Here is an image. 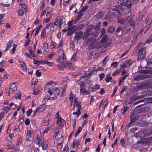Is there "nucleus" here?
I'll return each mask as SVG.
<instances>
[{
    "mask_svg": "<svg viewBox=\"0 0 152 152\" xmlns=\"http://www.w3.org/2000/svg\"><path fill=\"white\" fill-rule=\"evenodd\" d=\"M62 47L63 42L61 41L58 43V54L59 56L57 60V62L58 64L57 66L59 68H62L66 66V56L62 49Z\"/></svg>",
    "mask_w": 152,
    "mask_h": 152,
    "instance_id": "nucleus-1",
    "label": "nucleus"
},
{
    "mask_svg": "<svg viewBox=\"0 0 152 152\" xmlns=\"http://www.w3.org/2000/svg\"><path fill=\"white\" fill-rule=\"evenodd\" d=\"M3 90H5L6 94L7 96H9L11 94H13V92L17 90V85L15 83H11L10 85V87L7 90L5 87H3Z\"/></svg>",
    "mask_w": 152,
    "mask_h": 152,
    "instance_id": "nucleus-2",
    "label": "nucleus"
},
{
    "mask_svg": "<svg viewBox=\"0 0 152 152\" xmlns=\"http://www.w3.org/2000/svg\"><path fill=\"white\" fill-rule=\"evenodd\" d=\"M1 104L3 108H2L1 113V118H3L10 109L9 107L8 102H7L6 101L4 103L2 102Z\"/></svg>",
    "mask_w": 152,
    "mask_h": 152,
    "instance_id": "nucleus-3",
    "label": "nucleus"
},
{
    "mask_svg": "<svg viewBox=\"0 0 152 152\" xmlns=\"http://www.w3.org/2000/svg\"><path fill=\"white\" fill-rule=\"evenodd\" d=\"M121 5L118 6V8H120L121 10L124 11V9L126 7L127 9L126 10V12H124V13L126 15H129L130 13V12L128 9L130 8L131 6V4L130 3H129L128 4L126 2H123L120 4Z\"/></svg>",
    "mask_w": 152,
    "mask_h": 152,
    "instance_id": "nucleus-4",
    "label": "nucleus"
},
{
    "mask_svg": "<svg viewBox=\"0 0 152 152\" xmlns=\"http://www.w3.org/2000/svg\"><path fill=\"white\" fill-rule=\"evenodd\" d=\"M53 83V82L52 81L49 82L45 86L44 91L46 92H48L50 95L52 94V91L53 89L52 85Z\"/></svg>",
    "mask_w": 152,
    "mask_h": 152,
    "instance_id": "nucleus-5",
    "label": "nucleus"
},
{
    "mask_svg": "<svg viewBox=\"0 0 152 152\" xmlns=\"http://www.w3.org/2000/svg\"><path fill=\"white\" fill-rule=\"evenodd\" d=\"M145 48H143L139 50L138 53V59L139 61H141L145 57Z\"/></svg>",
    "mask_w": 152,
    "mask_h": 152,
    "instance_id": "nucleus-6",
    "label": "nucleus"
},
{
    "mask_svg": "<svg viewBox=\"0 0 152 152\" xmlns=\"http://www.w3.org/2000/svg\"><path fill=\"white\" fill-rule=\"evenodd\" d=\"M69 99L70 102V105L71 106L72 105L73 102H74V105L73 106H75V104H76L77 102H80L79 101H77V98L75 97V95L72 92L71 93Z\"/></svg>",
    "mask_w": 152,
    "mask_h": 152,
    "instance_id": "nucleus-7",
    "label": "nucleus"
},
{
    "mask_svg": "<svg viewBox=\"0 0 152 152\" xmlns=\"http://www.w3.org/2000/svg\"><path fill=\"white\" fill-rule=\"evenodd\" d=\"M46 31L45 29H43L42 31L41 34V37L42 39H44L45 38V36L46 35V41H49L50 39V36L48 33H47L46 34Z\"/></svg>",
    "mask_w": 152,
    "mask_h": 152,
    "instance_id": "nucleus-8",
    "label": "nucleus"
},
{
    "mask_svg": "<svg viewBox=\"0 0 152 152\" xmlns=\"http://www.w3.org/2000/svg\"><path fill=\"white\" fill-rule=\"evenodd\" d=\"M72 21H71L68 23V28L69 31L67 33V35L70 36L71 34L74 32L75 30V26L73 25L72 23Z\"/></svg>",
    "mask_w": 152,
    "mask_h": 152,
    "instance_id": "nucleus-9",
    "label": "nucleus"
},
{
    "mask_svg": "<svg viewBox=\"0 0 152 152\" xmlns=\"http://www.w3.org/2000/svg\"><path fill=\"white\" fill-rule=\"evenodd\" d=\"M98 66L96 65L91 67L89 70V72H87L85 76L87 77L91 75V74H94L97 71Z\"/></svg>",
    "mask_w": 152,
    "mask_h": 152,
    "instance_id": "nucleus-10",
    "label": "nucleus"
},
{
    "mask_svg": "<svg viewBox=\"0 0 152 152\" xmlns=\"http://www.w3.org/2000/svg\"><path fill=\"white\" fill-rule=\"evenodd\" d=\"M52 94L55 95L54 97H51L50 98V99L51 100H53L56 99L57 98V96L60 93V89L58 88H55L52 91Z\"/></svg>",
    "mask_w": 152,
    "mask_h": 152,
    "instance_id": "nucleus-11",
    "label": "nucleus"
},
{
    "mask_svg": "<svg viewBox=\"0 0 152 152\" xmlns=\"http://www.w3.org/2000/svg\"><path fill=\"white\" fill-rule=\"evenodd\" d=\"M64 141V139L62 136L61 135V137L58 138V142L57 145V149L58 151H61L63 147V143Z\"/></svg>",
    "mask_w": 152,
    "mask_h": 152,
    "instance_id": "nucleus-12",
    "label": "nucleus"
},
{
    "mask_svg": "<svg viewBox=\"0 0 152 152\" xmlns=\"http://www.w3.org/2000/svg\"><path fill=\"white\" fill-rule=\"evenodd\" d=\"M56 121L58 124H60L61 123L63 124H64L65 121L61 118V116L59 115V113L57 112L56 115Z\"/></svg>",
    "mask_w": 152,
    "mask_h": 152,
    "instance_id": "nucleus-13",
    "label": "nucleus"
},
{
    "mask_svg": "<svg viewBox=\"0 0 152 152\" xmlns=\"http://www.w3.org/2000/svg\"><path fill=\"white\" fill-rule=\"evenodd\" d=\"M75 107L78 108L76 112H74L73 113V115H76L78 117L81 113L80 110L81 109V107L80 105V102H78L75 105Z\"/></svg>",
    "mask_w": 152,
    "mask_h": 152,
    "instance_id": "nucleus-14",
    "label": "nucleus"
},
{
    "mask_svg": "<svg viewBox=\"0 0 152 152\" xmlns=\"http://www.w3.org/2000/svg\"><path fill=\"white\" fill-rule=\"evenodd\" d=\"M83 32L81 31H79L75 33V39L77 41H78L83 38Z\"/></svg>",
    "mask_w": 152,
    "mask_h": 152,
    "instance_id": "nucleus-15",
    "label": "nucleus"
},
{
    "mask_svg": "<svg viewBox=\"0 0 152 152\" xmlns=\"http://www.w3.org/2000/svg\"><path fill=\"white\" fill-rule=\"evenodd\" d=\"M63 19L62 18L59 16H58L55 20L54 22H56V24H58V27L59 28L61 27L63 23Z\"/></svg>",
    "mask_w": 152,
    "mask_h": 152,
    "instance_id": "nucleus-16",
    "label": "nucleus"
},
{
    "mask_svg": "<svg viewBox=\"0 0 152 152\" xmlns=\"http://www.w3.org/2000/svg\"><path fill=\"white\" fill-rule=\"evenodd\" d=\"M48 44L46 42H45L43 44V46L42 48L43 50V53L46 54L48 53Z\"/></svg>",
    "mask_w": 152,
    "mask_h": 152,
    "instance_id": "nucleus-17",
    "label": "nucleus"
},
{
    "mask_svg": "<svg viewBox=\"0 0 152 152\" xmlns=\"http://www.w3.org/2000/svg\"><path fill=\"white\" fill-rule=\"evenodd\" d=\"M80 91L82 94L88 95L89 94V91H87L86 89H85L84 85H83L81 86Z\"/></svg>",
    "mask_w": 152,
    "mask_h": 152,
    "instance_id": "nucleus-18",
    "label": "nucleus"
},
{
    "mask_svg": "<svg viewBox=\"0 0 152 152\" xmlns=\"http://www.w3.org/2000/svg\"><path fill=\"white\" fill-rule=\"evenodd\" d=\"M42 90V88L41 86H38L37 87H35L33 90V94L34 95L37 94Z\"/></svg>",
    "mask_w": 152,
    "mask_h": 152,
    "instance_id": "nucleus-19",
    "label": "nucleus"
},
{
    "mask_svg": "<svg viewBox=\"0 0 152 152\" xmlns=\"http://www.w3.org/2000/svg\"><path fill=\"white\" fill-rule=\"evenodd\" d=\"M51 26L50 28V30L51 31H56L58 28L57 24H56V22H54L52 23H51Z\"/></svg>",
    "mask_w": 152,
    "mask_h": 152,
    "instance_id": "nucleus-20",
    "label": "nucleus"
},
{
    "mask_svg": "<svg viewBox=\"0 0 152 152\" xmlns=\"http://www.w3.org/2000/svg\"><path fill=\"white\" fill-rule=\"evenodd\" d=\"M33 142L31 140L29 139V138H26V139L25 141L24 142V145L26 146H30L32 143Z\"/></svg>",
    "mask_w": 152,
    "mask_h": 152,
    "instance_id": "nucleus-21",
    "label": "nucleus"
},
{
    "mask_svg": "<svg viewBox=\"0 0 152 152\" xmlns=\"http://www.w3.org/2000/svg\"><path fill=\"white\" fill-rule=\"evenodd\" d=\"M20 63V67L22 68L23 71L24 72H26L27 70V66L24 62L21 61Z\"/></svg>",
    "mask_w": 152,
    "mask_h": 152,
    "instance_id": "nucleus-22",
    "label": "nucleus"
},
{
    "mask_svg": "<svg viewBox=\"0 0 152 152\" xmlns=\"http://www.w3.org/2000/svg\"><path fill=\"white\" fill-rule=\"evenodd\" d=\"M65 65H66V66L64 67V68L66 67H68L71 70H73L74 69V66L72 65V63L70 62L67 61L66 62V61ZM63 68H62V69ZM61 69H62V68Z\"/></svg>",
    "mask_w": 152,
    "mask_h": 152,
    "instance_id": "nucleus-23",
    "label": "nucleus"
},
{
    "mask_svg": "<svg viewBox=\"0 0 152 152\" xmlns=\"http://www.w3.org/2000/svg\"><path fill=\"white\" fill-rule=\"evenodd\" d=\"M47 108L46 105L45 104H43L40 105L37 108L40 112H42Z\"/></svg>",
    "mask_w": 152,
    "mask_h": 152,
    "instance_id": "nucleus-24",
    "label": "nucleus"
},
{
    "mask_svg": "<svg viewBox=\"0 0 152 152\" xmlns=\"http://www.w3.org/2000/svg\"><path fill=\"white\" fill-rule=\"evenodd\" d=\"M36 139L37 141V143H38L39 146L40 145V144L42 143V136L40 133L39 134L36 138Z\"/></svg>",
    "mask_w": 152,
    "mask_h": 152,
    "instance_id": "nucleus-25",
    "label": "nucleus"
},
{
    "mask_svg": "<svg viewBox=\"0 0 152 152\" xmlns=\"http://www.w3.org/2000/svg\"><path fill=\"white\" fill-rule=\"evenodd\" d=\"M142 129L140 132L136 133L134 136L136 137H144V134L142 133Z\"/></svg>",
    "mask_w": 152,
    "mask_h": 152,
    "instance_id": "nucleus-26",
    "label": "nucleus"
},
{
    "mask_svg": "<svg viewBox=\"0 0 152 152\" xmlns=\"http://www.w3.org/2000/svg\"><path fill=\"white\" fill-rule=\"evenodd\" d=\"M80 141L79 140H74L73 142V144L72 145V147L73 148L75 147L77 148L80 145Z\"/></svg>",
    "mask_w": 152,
    "mask_h": 152,
    "instance_id": "nucleus-27",
    "label": "nucleus"
},
{
    "mask_svg": "<svg viewBox=\"0 0 152 152\" xmlns=\"http://www.w3.org/2000/svg\"><path fill=\"white\" fill-rule=\"evenodd\" d=\"M142 131L143 134H144V137L145 136H149L151 134V131L148 129H142Z\"/></svg>",
    "mask_w": 152,
    "mask_h": 152,
    "instance_id": "nucleus-28",
    "label": "nucleus"
},
{
    "mask_svg": "<svg viewBox=\"0 0 152 152\" xmlns=\"http://www.w3.org/2000/svg\"><path fill=\"white\" fill-rule=\"evenodd\" d=\"M99 89V86L98 85H96L93 86L91 88V91L92 92H94L96 90H98Z\"/></svg>",
    "mask_w": 152,
    "mask_h": 152,
    "instance_id": "nucleus-29",
    "label": "nucleus"
},
{
    "mask_svg": "<svg viewBox=\"0 0 152 152\" xmlns=\"http://www.w3.org/2000/svg\"><path fill=\"white\" fill-rule=\"evenodd\" d=\"M8 74L6 73L2 74L1 75V78L5 80L8 78Z\"/></svg>",
    "mask_w": 152,
    "mask_h": 152,
    "instance_id": "nucleus-30",
    "label": "nucleus"
},
{
    "mask_svg": "<svg viewBox=\"0 0 152 152\" xmlns=\"http://www.w3.org/2000/svg\"><path fill=\"white\" fill-rule=\"evenodd\" d=\"M43 64H46L48 66H52L53 65V62H49L46 60L44 61Z\"/></svg>",
    "mask_w": 152,
    "mask_h": 152,
    "instance_id": "nucleus-31",
    "label": "nucleus"
},
{
    "mask_svg": "<svg viewBox=\"0 0 152 152\" xmlns=\"http://www.w3.org/2000/svg\"><path fill=\"white\" fill-rule=\"evenodd\" d=\"M59 132V129L58 128H57L55 129V133L53 136V138H54L55 139L56 138V137L57 136Z\"/></svg>",
    "mask_w": 152,
    "mask_h": 152,
    "instance_id": "nucleus-32",
    "label": "nucleus"
},
{
    "mask_svg": "<svg viewBox=\"0 0 152 152\" xmlns=\"http://www.w3.org/2000/svg\"><path fill=\"white\" fill-rule=\"evenodd\" d=\"M33 63L34 64L40 65V64L44 63V61H39L34 59Z\"/></svg>",
    "mask_w": 152,
    "mask_h": 152,
    "instance_id": "nucleus-33",
    "label": "nucleus"
},
{
    "mask_svg": "<svg viewBox=\"0 0 152 152\" xmlns=\"http://www.w3.org/2000/svg\"><path fill=\"white\" fill-rule=\"evenodd\" d=\"M115 30V28L113 26H110L108 28V31L110 33H113Z\"/></svg>",
    "mask_w": 152,
    "mask_h": 152,
    "instance_id": "nucleus-34",
    "label": "nucleus"
},
{
    "mask_svg": "<svg viewBox=\"0 0 152 152\" xmlns=\"http://www.w3.org/2000/svg\"><path fill=\"white\" fill-rule=\"evenodd\" d=\"M12 43V41L10 40L9 42H8L6 46V49L7 50L9 49L11 47V45Z\"/></svg>",
    "mask_w": 152,
    "mask_h": 152,
    "instance_id": "nucleus-35",
    "label": "nucleus"
},
{
    "mask_svg": "<svg viewBox=\"0 0 152 152\" xmlns=\"http://www.w3.org/2000/svg\"><path fill=\"white\" fill-rule=\"evenodd\" d=\"M52 9L50 8L47 12V13L46 14V16L47 17L51 18L52 17V15L51 13L52 12Z\"/></svg>",
    "mask_w": 152,
    "mask_h": 152,
    "instance_id": "nucleus-36",
    "label": "nucleus"
},
{
    "mask_svg": "<svg viewBox=\"0 0 152 152\" xmlns=\"http://www.w3.org/2000/svg\"><path fill=\"white\" fill-rule=\"evenodd\" d=\"M19 6H21V7H20L21 8L24 10H25V11L26 10V9L27 8V6L26 5H25L24 4H23H23H22V3L20 4H19Z\"/></svg>",
    "mask_w": 152,
    "mask_h": 152,
    "instance_id": "nucleus-37",
    "label": "nucleus"
},
{
    "mask_svg": "<svg viewBox=\"0 0 152 152\" xmlns=\"http://www.w3.org/2000/svg\"><path fill=\"white\" fill-rule=\"evenodd\" d=\"M38 82V80L36 78H33L32 80V86H35L37 83Z\"/></svg>",
    "mask_w": 152,
    "mask_h": 152,
    "instance_id": "nucleus-38",
    "label": "nucleus"
},
{
    "mask_svg": "<svg viewBox=\"0 0 152 152\" xmlns=\"http://www.w3.org/2000/svg\"><path fill=\"white\" fill-rule=\"evenodd\" d=\"M17 45L15 44H13L12 45V48L11 50V53L12 54H13L15 53Z\"/></svg>",
    "mask_w": 152,
    "mask_h": 152,
    "instance_id": "nucleus-39",
    "label": "nucleus"
},
{
    "mask_svg": "<svg viewBox=\"0 0 152 152\" xmlns=\"http://www.w3.org/2000/svg\"><path fill=\"white\" fill-rule=\"evenodd\" d=\"M77 54H74L71 59V61L74 62L77 61Z\"/></svg>",
    "mask_w": 152,
    "mask_h": 152,
    "instance_id": "nucleus-40",
    "label": "nucleus"
},
{
    "mask_svg": "<svg viewBox=\"0 0 152 152\" xmlns=\"http://www.w3.org/2000/svg\"><path fill=\"white\" fill-rule=\"evenodd\" d=\"M24 12L21 9H20L18 12V14L20 16H22L24 14Z\"/></svg>",
    "mask_w": 152,
    "mask_h": 152,
    "instance_id": "nucleus-41",
    "label": "nucleus"
},
{
    "mask_svg": "<svg viewBox=\"0 0 152 152\" xmlns=\"http://www.w3.org/2000/svg\"><path fill=\"white\" fill-rule=\"evenodd\" d=\"M69 148L67 144H66L62 152H69Z\"/></svg>",
    "mask_w": 152,
    "mask_h": 152,
    "instance_id": "nucleus-42",
    "label": "nucleus"
},
{
    "mask_svg": "<svg viewBox=\"0 0 152 152\" xmlns=\"http://www.w3.org/2000/svg\"><path fill=\"white\" fill-rule=\"evenodd\" d=\"M42 27V26L41 25H39L37 27L36 30V33L35 35H37L38 33L39 32V31L40 28Z\"/></svg>",
    "mask_w": 152,
    "mask_h": 152,
    "instance_id": "nucleus-43",
    "label": "nucleus"
},
{
    "mask_svg": "<svg viewBox=\"0 0 152 152\" xmlns=\"http://www.w3.org/2000/svg\"><path fill=\"white\" fill-rule=\"evenodd\" d=\"M40 145H41L43 150L46 149L47 147V144H42V143H40V145Z\"/></svg>",
    "mask_w": 152,
    "mask_h": 152,
    "instance_id": "nucleus-44",
    "label": "nucleus"
},
{
    "mask_svg": "<svg viewBox=\"0 0 152 152\" xmlns=\"http://www.w3.org/2000/svg\"><path fill=\"white\" fill-rule=\"evenodd\" d=\"M56 45L57 43L53 41L51 42L50 46L51 49L54 48Z\"/></svg>",
    "mask_w": 152,
    "mask_h": 152,
    "instance_id": "nucleus-45",
    "label": "nucleus"
},
{
    "mask_svg": "<svg viewBox=\"0 0 152 152\" xmlns=\"http://www.w3.org/2000/svg\"><path fill=\"white\" fill-rule=\"evenodd\" d=\"M82 130V128L81 127H79L76 132L75 134V137H77L78 134H79Z\"/></svg>",
    "mask_w": 152,
    "mask_h": 152,
    "instance_id": "nucleus-46",
    "label": "nucleus"
},
{
    "mask_svg": "<svg viewBox=\"0 0 152 152\" xmlns=\"http://www.w3.org/2000/svg\"><path fill=\"white\" fill-rule=\"evenodd\" d=\"M105 80L106 81V82L107 83L109 82L112 79V77H108V76H106L105 78Z\"/></svg>",
    "mask_w": 152,
    "mask_h": 152,
    "instance_id": "nucleus-47",
    "label": "nucleus"
},
{
    "mask_svg": "<svg viewBox=\"0 0 152 152\" xmlns=\"http://www.w3.org/2000/svg\"><path fill=\"white\" fill-rule=\"evenodd\" d=\"M126 62L128 64L130 65L134 61L132 60L131 59H129L126 60Z\"/></svg>",
    "mask_w": 152,
    "mask_h": 152,
    "instance_id": "nucleus-48",
    "label": "nucleus"
},
{
    "mask_svg": "<svg viewBox=\"0 0 152 152\" xmlns=\"http://www.w3.org/2000/svg\"><path fill=\"white\" fill-rule=\"evenodd\" d=\"M120 72V70L119 69L116 70L113 74V76H115L118 74Z\"/></svg>",
    "mask_w": 152,
    "mask_h": 152,
    "instance_id": "nucleus-49",
    "label": "nucleus"
},
{
    "mask_svg": "<svg viewBox=\"0 0 152 152\" xmlns=\"http://www.w3.org/2000/svg\"><path fill=\"white\" fill-rule=\"evenodd\" d=\"M127 68V66L125 63H123L121 64V69H124Z\"/></svg>",
    "mask_w": 152,
    "mask_h": 152,
    "instance_id": "nucleus-50",
    "label": "nucleus"
},
{
    "mask_svg": "<svg viewBox=\"0 0 152 152\" xmlns=\"http://www.w3.org/2000/svg\"><path fill=\"white\" fill-rule=\"evenodd\" d=\"M137 130V128H133L130 129V132H131L134 133L135 134L136 133H135Z\"/></svg>",
    "mask_w": 152,
    "mask_h": 152,
    "instance_id": "nucleus-51",
    "label": "nucleus"
},
{
    "mask_svg": "<svg viewBox=\"0 0 152 152\" xmlns=\"http://www.w3.org/2000/svg\"><path fill=\"white\" fill-rule=\"evenodd\" d=\"M31 134V131H30L29 130H28L27 132L26 138H30Z\"/></svg>",
    "mask_w": 152,
    "mask_h": 152,
    "instance_id": "nucleus-52",
    "label": "nucleus"
},
{
    "mask_svg": "<svg viewBox=\"0 0 152 152\" xmlns=\"http://www.w3.org/2000/svg\"><path fill=\"white\" fill-rule=\"evenodd\" d=\"M56 54V53L55 52H53L50 54L48 56L47 58H51Z\"/></svg>",
    "mask_w": 152,
    "mask_h": 152,
    "instance_id": "nucleus-53",
    "label": "nucleus"
},
{
    "mask_svg": "<svg viewBox=\"0 0 152 152\" xmlns=\"http://www.w3.org/2000/svg\"><path fill=\"white\" fill-rule=\"evenodd\" d=\"M82 14H79L77 16V18H76L75 19V20L76 22L80 20L81 17L82 16Z\"/></svg>",
    "mask_w": 152,
    "mask_h": 152,
    "instance_id": "nucleus-54",
    "label": "nucleus"
},
{
    "mask_svg": "<svg viewBox=\"0 0 152 152\" xmlns=\"http://www.w3.org/2000/svg\"><path fill=\"white\" fill-rule=\"evenodd\" d=\"M32 110L31 109H30L28 110L26 112V114L27 116H29L31 115V113H32Z\"/></svg>",
    "mask_w": 152,
    "mask_h": 152,
    "instance_id": "nucleus-55",
    "label": "nucleus"
},
{
    "mask_svg": "<svg viewBox=\"0 0 152 152\" xmlns=\"http://www.w3.org/2000/svg\"><path fill=\"white\" fill-rule=\"evenodd\" d=\"M50 127H50L48 126L44 130L43 133L44 134L47 133L48 132Z\"/></svg>",
    "mask_w": 152,
    "mask_h": 152,
    "instance_id": "nucleus-56",
    "label": "nucleus"
},
{
    "mask_svg": "<svg viewBox=\"0 0 152 152\" xmlns=\"http://www.w3.org/2000/svg\"><path fill=\"white\" fill-rule=\"evenodd\" d=\"M118 63L117 62H113L111 64V66H113V67L115 68L117 66Z\"/></svg>",
    "mask_w": 152,
    "mask_h": 152,
    "instance_id": "nucleus-57",
    "label": "nucleus"
},
{
    "mask_svg": "<svg viewBox=\"0 0 152 152\" xmlns=\"http://www.w3.org/2000/svg\"><path fill=\"white\" fill-rule=\"evenodd\" d=\"M30 42V40L28 38L26 39L25 41V46H26L28 45L29 43Z\"/></svg>",
    "mask_w": 152,
    "mask_h": 152,
    "instance_id": "nucleus-58",
    "label": "nucleus"
},
{
    "mask_svg": "<svg viewBox=\"0 0 152 152\" xmlns=\"http://www.w3.org/2000/svg\"><path fill=\"white\" fill-rule=\"evenodd\" d=\"M100 80H102L105 76V75L104 73L101 74L99 75Z\"/></svg>",
    "mask_w": 152,
    "mask_h": 152,
    "instance_id": "nucleus-59",
    "label": "nucleus"
},
{
    "mask_svg": "<svg viewBox=\"0 0 152 152\" xmlns=\"http://www.w3.org/2000/svg\"><path fill=\"white\" fill-rule=\"evenodd\" d=\"M131 18L132 16L130 15L128 17H127V18L126 19V22L127 23L128 22H129L131 19Z\"/></svg>",
    "mask_w": 152,
    "mask_h": 152,
    "instance_id": "nucleus-60",
    "label": "nucleus"
},
{
    "mask_svg": "<svg viewBox=\"0 0 152 152\" xmlns=\"http://www.w3.org/2000/svg\"><path fill=\"white\" fill-rule=\"evenodd\" d=\"M7 146V148H6L8 149H12L14 148V145L13 144L11 145H8Z\"/></svg>",
    "mask_w": 152,
    "mask_h": 152,
    "instance_id": "nucleus-61",
    "label": "nucleus"
},
{
    "mask_svg": "<svg viewBox=\"0 0 152 152\" xmlns=\"http://www.w3.org/2000/svg\"><path fill=\"white\" fill-rule=\"evenodd\" d=\"M117 89H118V86H115L114 88V91L113 92V94L111 95L112 96H114L115 95L116 91L117 90Z\"/></svg>",
    "mask_w": 152,
    "mask_h": 152,
    "instance_id": "nucleus-62",
    "label": "nucleus"
},
{
    "mask_svg": "<svg viewBox=\"0 0 152 152\" xmlns=\"http://www.w3.org/2000/svg\"><path fill=\"white\" fill-rule=\"evenodd\" d=\"M50 120L49 119H48L47 120H44V124L45 125H47L49 124Z\"/></svg>",
    "mask_w": 152,
    "mask_h": 152,
    "instance_id": "nucleus-63",
    "label": "nucleus"
},
{
    "mask_svg": "<svg viewBox=\"0 0 152 152\" xmlns=\"http://www.w3.org/2000/svg\"><path fill=\"white\" fill-rule=\"evenodd\" d=\"M39 110L37 108L34 111L33 115L34 116H35L37 114L38 112H39Z\"/></svg>",
    "mask_w": 152,
    "mask_h": 152,
    "instance_id": "nucleus-64",
    "label": "nucleus"
}]
</instances>
